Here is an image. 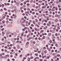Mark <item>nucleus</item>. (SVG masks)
Returning a JSON list of instances; mask_svg holds the SVG:
<instances>
[{"mask_svg": "<svg viewBox=\"0 0 61 61\" xmlns=\"http://www.w3.org/2000/svg\"><path fill=\"white\" fill-rule=\"evenodd\" d=\"M14 11L15 12H17V9L16 8H15L14 9Z\"/></svg>", "mask_w": 61, "mask_h": 61, "instance_id": "f257e3e1", "label": "nucleus"}, {"mask_svg": "<svg viewBox=\"0 0 61 61\" xmlns=\"http://www.w3.org/2000/svg\"><path fill=\"white\" fill-rule=\"evenodd\" d=\"M2 33L3 34H2V36H4V35H5V33L4 32V31H3L2 32Z\"/></svg>", "mask_w": 61, "mask_h": 61, "instance_id": "f03ea898", "label": "nucleus"}, {"mask_svg": "<svg viewBox=\"0 0 61 61\" xmlns=\"http://www.w3.org/2000/svg\"><path fill=\"white\" fill-rule=\"evenodd\" d=\"M35 55L36 56H38V53H36L35 54Z\"/></svg>", "mask_w": 61, "mask_h": 61, "instance_id": "7ed1b4c3", "label": "nucleus"}, {"mask_svg": "<svg viewBox=\"0 0 61 61\" xmlns=\"http://www.w3.org/2000/svg\"><path fill=\"white\" fill-rule=\"evenodd\" d=\"M46 7V6H44L42 7V8H45Z\"/></svg>", "mask_w": 61, "mask_h": 61, "instance_id": "20e7f679", "label": "nucleus"}, {"mask_svg": "<svg viewBox=\"0 0 61 61\" xmlns=\"http://www.w3.org/2000/svg\"><path fill=\"white\" fill-rule=\"evenodd\" d=\"M5 30V29L4 28H3L1 29V30L2 31H3Z\"/></svg>", "mask_w": 61, "mask_h": 61, "instance_id": "39448f33", "label": "nucleus"}, {"mask_svg": "<svg viewBox=\"0 0 61 61\" xmlns=\"http://www.w3.org/2000/svg\"><path fill=\"white\" fill-rule=\"evenodd\" d=\"M25 46H26V48H27V47H28V45H27L26 44Z\"/></svg>", "mask_w": 61, "mask_h": 61, "instance_id": "423d86ee", "label": "nucleus"}, {"mask_svg": "<svg viewBox=\"0 0 61 61\" xmlns=\"http://www.w3.org/2000/svg\"><path fill=\"white\" fill-rule=\"evenodd\" d=\"M36 59H39V57H36Z\"/></svg>", "mask_w": 61, "mask_h": 61, "instance_id": "0eeeda50", "label": "nucleus"}, {"mask_svg": "<svg viewBox=\"0 0 61 61\" xmlns=\"http://www.w3.org/2000/svg\"><path fill=\"white\" fill-rule=\"evenodd\" d=\"M17 6H19V5H20V4H19V3H17Z\"/></svg>", "mask_w": 61, "mask_h": 61, "instance_id": "6e6552de", "label": "nucleus"}, {"mask_svg": "<svg viewBox=\"0 0 61 61\" xmlns=\"http://www.w3.org/2000/svg\"><path fill=\"white\" fill-rule=\"evenodd\" d=\"M30 46H33L34 44L33 43H31L30 44Z\"/></svg>", "mask_w": 61, "mask_h": 61, "instance_id": "1a4fd4ad", "label": "nucleus"}, {"mask_svg": "<svg viewBox=\"0 0 61 61\" xmlns=\"http://www.w3.org/2000/svg\"><path fill=\"white\" fill-rule=\"evenodd\" d=\"M14 7H15V6H12L11 7V8H12V9H13V8H14Z\"/></svg>", "mask_w": 61, "mask_h": 61, "instance_id": "9d476101", "label": "nucleus"}, {"mask_svg": "<svg viewBox=\"0 0 61 61\" xmlns=\"http://www.w3.org/2000/svg\"><path fill=\"white\" fill-rule=\"evenodd\" d=\"M51 35V33H49L48 34L49 36H50Z\"/></svg>", "mask_w": 61, "mask_h": 61, "instance_id": "9b49d317", "label": "nucleus"}, {"mask_svg": "<svg viewBox=\"0 0 61 61\" xmlns=\"http://www.w3.org/2000/svg\"><path fill=\"white\" fill-rule=\"evenodd\" d=\"M34 61H36V58L34 59Z\"/></svg>", "mask_w": 61, "mask_h": 61, "instance_id": "f8f14e48", "label": "nucleus"}, {"mask_svg": "<svg viewBox=\"0 0 61 61\" xmlns=\"http://www.w3.org/2000/svg\"><path fill=\"white\" fill-rule=\"evenodd\" d=\"M56 10H58V9L57 8V7H56Z\"/></svg>", "mask_w": 61, "mask_h": 61, "instance_id": "ddd939ff", "label": "nucleus"}, {"mask_svg": "<svg viewBox=\"0 0 61 61\" xmlns=\"http://www.w3.org/2000/svg\"><path fill=\"white\" fill-rule=\"evenodd\" d=\"M27 6H29L30 5V4H29V3H27Z\"/></svg>", "mask_w": 61, "mask_h": 61, "instance_id": "4468645a", "label": "nucleus"}, {"mask_svg": "<svg viewBox=\"0 0 61 61\" xmlns=\"http://www.w3.org/2000/svg\"><path fill=\"white\" fill-rule=\"evenodd\" d=\"M35 30L36 31H37V30H38L37 28H35Z\"/></svg>", "mask_w": 61, "mask_h": 61, "instance_id": "2eb2a0df", "label": "nucleus"}, {"mask_svg": "<svg viewBox=\"0 0 61 61\" xmlns=\"http://www.w3.org/2000/svg\"><path fill=\"white\" fill-rule=\"evenodd\" d=\"M17 47L18 48H20V47L19 46V45H18L17 46Z\"/></svg>", "mask_w": 61, "mask_h": 61, "instance_id": "dca6fc26", "label": "nucleus"}, {"mask_svg": "<svg viewBox=\"0 0 61 61\" xmlns=\"http://www.w3.org/2000/svg\"><path fill=\"white\" fill-rule=\"evenodd\" d=\"M44 31L43 30H41V33H43V32H44Z\"/></svg>", "mask_w": 61, "mask_h": 61, "instance_id": "f3484780", "label": "nucleus"}, {"mask_svg": "<svg viewBox=\"0 0 61 61\" xmlns=\"http://www.w3.org/2000/svg\"><path fill=\"white\" fill-rule=\"evenodd\" d=\"M12 26V25H8L9 27H11Z\"/></svg>", "mask_w": 61, "mask_h": 61, "instance_id": "a211bd4d", "label": "nucleus"}, {"mask_svg": "<svg viewBox=\"0 0 61 61\" xmlns=\"http://www.w3.org/2000/svg\"><path fill=\"white\" fill-rule=\"evenodd\" d=\"M57 56L58 57H59V56H60V54H58L57 55Z\"/></svg>", "mask_w": 61, "mask_h": 61, "instance_id": "6ab92c4d", "label": "nucleus"}, {"mask_svg": "<svg viewBox=\"0 0 61 61\" xmlns=\"http://www.w3.org/2000/svg\"><path fill=\"white\" fill-rule=\"evenodd\" d=\"M7 48H8L7 46H5V49Z\"/></svg>", "mask_w": 61, "mask_h": 61, "instance_id": "aec40b11", "label": "nucleus"}, {"mask_svg": "<svg viewBox=\"0 0 61 61\" xmlns=\"http://www.w3.org/2000/svg\"><path fill=\"white\" fill-rule=\"evenodd\" d=\"M6 16V15L5 14H4L3 15V17H5V16Z\"/></svg>", "mask_w": 61, "mask_h": 61, "instance_id": "412c9836", "label": "nucleus"}, {"mask_svg": "<svg viewBox=\"0 0 61 61\" xmlns=\"http://www.w3.org/2000/svg\"><path fill=\"white\" fill-rule=\"evenodd\" d=\"M32 14L33 15H34V14H35V12H32Z\"/></svg>", "mask_w": 61, "mask_h": 61, "instance_id": "4be33fe9", "label": "nucleus"}, {"mask_svg": "<svg viewBox=\"0 0 61 61\" xmlns=\"http://www.w3.org/2000/svg\"><path fill=\"white\" fill-rule=\"evenodd\" d=\"M55 21H56V22H58V20H57V19L55 20Z\"/></svg>", "mask_w": 61, "mask_h": 61, "instance_id": "5701e85b", "label": "nucleus"}, {"mask_svg": "<svg viewBox=\"0 0 61 61\" xmlns=\"http://www.w3.org/2000/svg\"><path fill=\"white\" fill-rule=\"evenodd\" d=\"M58 5V7H59V8L61 6H60V5Z\"/></svg>", "mask_w": 61, "mask_h": 61, "instance_id": "b1692460", "label": "nucleus"}, {"mask_svg": "<svg viewBox=\"0 0 61 61\" xmlns=\"http://www.w3.org/2000/svg\"><path fill=\"white\" fill-rule=\"evenodd\" d=\"M29 44V42H27L26 43V45H28Z\"/></svg>", "mask_w": 61, "mask_h": 61, "instance_id": "393cba45", "label": "nucleus"}, {"mask_svg": "<svg viewBox=\"0 0 61 61\" xmlns=\"http://www.w3.org/2000/svg\"><path fill=\"white\" fill-rule=\"evenodd\" d=\"M25 14H28V13H29V12H26L25 13Z\"/></svg>", "mask_w": 61, "mask_h": 61, "instance_id": "a878e982", "label": "nucleus"}, {"mask_svg": "<svg viewBox=\"0 0 61 61\" xmlns=\"http://www.w3.org/2000/svg\"><path fill=\"white\" fill-rule=\"evenodd\" d=\"M47 51H46V50H45L44 52L45 53V54H46V53Z\"/></svg>", "mask_w": 61, "mask_h": 61, "instance_id": "bb28decb", "label": "nucleus"}, {"mask_svg": "<svg viewBox=\"0 0 61 61\" xmlns=\"http://www.w3.org/2000/svg\"><path fill=\"white\" fill-rule=\"evenodd\" d=\"M49 24L50 25H51V23L50 21L49 22Z\"/></svg>", "mask_w": 61, "mask_h": 61, "instance_id": "cd10ccee", "label": "nucleus"}, {"mask_svg": "<svg viewBox=\"0 0 61 61\" xmlns=\"http://www.w3.org/2000/svg\"><path fill=\"white\" fill-rule=\"evenodd\" d=\"M9 22L7 20V21H6V23L7 24H8V23Z\"/></svg>", "mask_w": 61, "mask_h": 61, "instance_id": "c85d7f7f", "label": "nucleus"}, {"mask_svg": "<svg viewBox=\"0 0 61 61\" xmlns=\"http://www.w3.org/2000/svg\"><path fill=\"white\" fill-rule=\"evenodd\" d=\"M25 30L27 29V27H25L24 28Z\"/></svg>", "mask_w": 61, "mask_h": 61, "instance_id": "c756f323", "label": "nucleus"}, {"mask_svg": "<svg viewBox=\"0 0 61 61\" xmlns=\"http://www.w3.org/2000/svg\"><path fill=\"white\" fill-rule=\"evenodd\" d=\"M41 52L40 51H39L38 52V53H40Z\"/></svg>", "mask_w": 61, "mask_h": 61, "instance_id": "7c9ffc66", "label": "nucleus"}, {"mask_svg": "<svg viewBox=\"0 0 61 61\" xmlns=\"http://www.w3.org/2000/svg\"><path fill=\"white\" fill-rule=\"evenodd\" d=\"M36 15H39V13H36Z\"/></svg>", "mask_w": 61, "mask_h": 61, "instance_id": "2f4dec72", "label": "nucleus"}, {"mask_svg": "<svg viewBox=\"0 0 61 61\" xmlns=\"http://www.w3.org/2000/svg\"><path fill=\"white\" fill-rule=\"evenodd\" d=\"M39 3H42V1L40 0L38 1Z\"/></svg>", "mask_w": 61, "mask_h": 61, "instance_id": "473e14b6", "label": "nucleus"}, {"mask_svg": "<svg viewBox=\"0 0 61 61\" xmlns=\"http://www.w3.org/2000/svg\"><path fill=\"white\" fill-rule=\"evenodd\" d=\"M35 30H34L33 29L32 30V32H34Z\"/></svg>", "mask_w": 61, "mask_h": 61, "instance_id": "72a5a7b5", "label": "nucleus"}, {"mask_svg": "<svg viewBox=\"0 0 61 61\" xmlns=\"http://www.w3.org/2000/svg\"><path fill=\"white\" fill-rule=\"evenodd\" d=\"M55 17H58V15H55Z\"/></svg>", "mask_w": 61, "mask_h": 61, "instance_id": "f704fd0d", "label": "nucleus"}, {"mask_svg": "<svg viewBox=\"0 0 61 61\" xmlns=\"http://www.w3.org/2000/svg\"><path fill=\"white\" fill-rule=\"evenodd\" d=\"M28 61H30V58H28V59H27Z\"/></svg>", "mask_w": 61, "mask_h": 61, "instance_id": "c9c22d12", "label": "nucleus"}, {"mask_svg": "<svg viewBox=\"0 0 61 61\" xmlns=\"http://www.w3.org/2000/svg\"><path fill=\"white\" fill-rule=\"evenodd\" d=\"M30 58L31 59H33V57L32 56H31V57H30Z\"/></svg>", "mask_w": 61, "mask_h": 61, "instance_id": "e433bc0d", "label": "nucleus"}, {"mask_svg": "<svg viewBox=\"0 0 61 61\" xmlns=\"http://www.w3.org/2000/svg\"><path fill=\"white\" fill-rule=\"evenodd\" d=\"M14 10H12L11 11V12H12V13H14Z\"/></svg>", "mask_w": 61, "mask_h": 61, "instance_id": "4c0bfd02", "label": "nucleus"}, {"mask_svg": "<svg viewBox=\"0 0 61 61\" xmlns=\"http://www.w3.org/2000/svg\"><path fill=\"white\" fill-rule=\"evenodd\" d=\"M43 39H45V36H43Z\"/></svg>", "mask_w": 61, "mask_h": 61, "instance_id": "58836bf2", "label": "nucleus"}, {"mask_svg": "<svg viewBox=\"0 0 61 61\" xmlns=\"http://www.w3.org/2000/svg\"><path fill=\"white\" fill-rule=\"evenodd\" d=\"M2 55H5V53H2Z\"/></svg>", "mask_w": 61, "mask_h": 61, "instance_id": "ea45409f", "label": "nucleus"}, {"mask_svg": "<svg viewBox=\"0 0 61 61\" xmlns=\"http://www.w3.org/2000/svg\"><path fill=\"white\" fill-rule=\"evenodd\" d=\"M26 4V2H24V5H25Z\"/></svg>", "mask_w": 61, "mask_h": 61, "instance_id": "a19ab883", "label": "nucleus"}, {"mask_svg": "<svg viewBox=\"0 0 61 61\" xmlns=\"http://www.w3.org/2000/svg\"><path fill=\"white\" fill-rule=\"evenodd\" d=\"M7 5H10V4L9 3H8L7 4Z\"/></svg>", "mask_w": 61, "mask_h": 61, "instance_id": "79ce46f5", "label": "nucleus"}, {"mask_svg": "<svg viewBox=\"0 0 61 61\" xmlns=\"http://www.w3.org/2000/svg\"><path fill=\"white\" fill-rule=\"evenodd\" d=\"M28 21H25L26 24H28Z\"/></svg>", "mask_w": 61, "mask_h": 61, "instance_id": "37998d69", "label": "nucleus"}, {"mask_svg": "<svg viewBox=\"0 0 61 61\" xmlns=\"http://www.w3.org/2000/svg\"><path fill=\"white\" fill-rule=\"evenodd\" d=\"M53 29L54 30H56V29L55 28H54Z\"/></svg>", "mask_w": 61, "mask_h": 61, "instance_id": "c03bdc74", "label": "nucleus"}, {"mask_svg": "<svg viewBox=\"0 0 61 61\" xmlns=\"http://www.w3.org/2000/svg\"><path fill=\"white\" fill-rule=\"evenodd\" d=\"M14 18H16V15H15L14 16Z\"/></svg>", "mask_w": 61, "mask_h": 61, "instance_id": "a18cd8bd", "label": "nucleus"}, {"mask_svg": "<svg viewBox=\"0 0 61 61\" xmlns=\"http://www.w3.org/2000/svg\"><path fill=\"white\" fill-rule=\"evenodd\" d=\"M30 28L31 29H33V28L31 27H30Z\"/></svg>", "mask_w": 61, "mask_h": 61, "instance_id": "49530a36", "label": "nucleus"}, {"mask_svg": "<svg viewBox=\"0 0 61 61\" xmlns=\"http://www.w3.org/2000/svg\"><path fill=\"white\" fill-rule=\"evenodd\" d=\"M33 23L34 24H35V23H36V22L35 21L33 22Z\"/></svg>", "mask_w": 61, "mask_h": 61, "instance_id": "de8ad7c7", "label": "nucleus"}, {"mask_svg": "<svg viewBox=\"0 0 61 61\" xmlns=\"http://www.w3.org/2000/svg\"><path fill=\"white\" fill-rule=\"evenodd\" d=\"M42 5H45V4H44V3H43L42 4Z\"/></svg>", "mask_w": 61, "mask_h": 61, "instance_id": "09e8293b", "label": "nucleus"}, {"mask_svg": "<svg viewBox=\"0 0 61 61\" xmlns=\"http://www.w3.org/2000/svg\"><path fill=\"white\" fill-rule=\"evenodd\" d=\"M38 39L39 40H40L41 39V38L40 37H39Z\"/></svg>", "mask_w": 61, "mask_h": 61, "instance_id": "8fccbe9b", "label": "nucleus"}, {"mask_svg": "<svg viewBox=\"0 0 61 61\" xmlns=\"http://www.w3.org/2000/svg\"><path fill=\"white\" fill-rule=\"evenodd\" d=\"M2 23H3V24H4L5 23V21H2Z\"/></svg>", "mask_w": 61, "mask_h": 61, "instance_id": "3c124183", "label": "nucleus"}, {"mask_svg": "<svg viewBox=\"0 0 61 61\" xmlns=\"http://www.w3.org/2000/svg\"><path fill=\"white\" fill-rule=\"evenodd\" d=\"M40 61H43V60L42 59H40Z\"/></svg>", "mask_w": 61, "mask_h": 61, "instance_id": "603ef678", "label": "nucleus"}, {"mask_svg": "<svg viewBox=\"0 0 61 61\" xmlns=\"http://www.w3.org/2000/svg\"><path fill=\"white\" fill-rule=\"evenodd\" d=\"M5 52H7V50L6 49H5Z\"/></svg>", "mask_w": 61, "mask_h": 61, "instance_id": "864d4df0", "label": "nucleus"}, {"mask_svg": "<svg viewBox=\"0 0 61 61\" xmlns=\"http://www.w3.org/2000/svg\"><path fill=\"white\" fill-rule=\"evenodd\" d=\"M6 56H7V57H9V55H7Z\"/></svg>", "mask_w": 61, "mask_h": 61, "instance_id": "5fc2aeb1", "label": "nucleus"}, {"mask_svg": "<svg viewBox=\"0 0 61 61\" xmlns=\"http://www.w3.org/2000/svg\"><path fill=\"white\" fill-rule=\"evenodd\" d=\"M59 1L60 3H61V0H59Z\"/></svg>", "mask_w": 61, "mask_h": 61, "instance_id": "6e6d98bb", "label": "nucleus"}, {"mask_svg": "<svg viewBox=\"0 0 61 61\" xmlns=\"http://www.w3.org/2000/svg\"><path fill=\"white\" fill-rule=\"evenodd\" d=\"M47 59H49V57L47 56Z\"/></svg>", "mask_w": 61, "mask_h": 61, "instance_id": "4d7b16f0", "label": "nucleus"}, {"mask_svg": "<svg viewBox=\"0 0 61 61\" xmlns=\"http://www.w3.org/2000/svg\"><path fill=\"white\" fill-rule=\"evenodd\" d=\"M41 19H39V21H41Z\"/></svg>", "mask_w": 61, "mask_h": 61, "instance_id": "13d9d810", "label": "nucleus"}, {"mask_svg": "<svg viewBox=\"0 0 61 61\" xmlns=\"http://www.w3.org/2000/svg\"><path fill=\"white\" fill-rule=\"evenodd\" d=\"M28 33V31L27 30L25 32V33Z\"/></svg>", "mask_w": 61, "mask_h": 61, "instance_id": "bf43d9fd", "label": "nucleus"}, {"mask_svg": "<svg viewBox=\"0 0 61 61\" xmlns=\"http://www.w3.org/2000/svg\"><path fill=\"white\" fill-rule=\"evenodd\" d=\"M56 3L57 4H58V3H59V2H58V1H57L56 2Z\"/></svg>", "mask_w": 61, "mask_h": 61, "instance_id": "052dcab7", "label": "nucleus"}, {"mask_svg": "<svg viewBox=\"0 0 61 61\" xmlns=\"http://www.w3.org/2000/svg\"><path fill=\"white\" fill-rule=\"evenodd\" d=\"M57 29H60V27H58V28Z\"/></svg>", "mask_w": 61, "mask_h": 61, "instance_id": "680f3d73", "label": "nucleus"}, {"mask_svg": "<svg viewBox=\"0 0 61 61\" xmlns=\"http://www.w3.org/2000/svg\"><path fill=\"white\" fill-rule=\"evenodd\" d=\"M5 14H6V15H7V14H8V13L7 12H5Z\"/></svg>", "mask_w": 61, "mask_h": 61, "instance_id": "e2e57ef3", "label": "nucleus"}, {"mask_svg": "<svg viewBox=\"0 0 61 61\" xmlns=\"http://www.w3.org/2000/svg\"><path fill=\"white\" fill-rule=\"evenodd\" d=\"M19 43H22V42H21L20 41H19Z\"/></svg>", "mask_w": 61, "mask_h": 61, "instance_id": "0e129e2a", "label": "nucleus"}, {"mask_svg": "<svg viewBox=\"0 0 61 61\" xmlns=\"http://www.w3.org/2000/svg\"><path fill=\"white\" fill-rule=\"evenodd\" d=\"M26 2H29V0H27L26 1Z\"/></svg>", "mask_w": 61, "mask_h": 61, "instance_id": "69168bd1", "label": "nucleus"}, {"mask_svg": "<svg viewBox=\"0 0 61 61\" xmlns=\"http://www.w3.org/2000/svg\"><path fill=\"white\" fill-rule=\"evenodd\" d=\"M59 10H60V11H61V8H59Z\"/></svg>", "mask_w": 61, "mask_h": 61, "instance_id": "338daca9", "label": "nucleus"}, {"mask_svg": "<svg viewBox=\"0 0 61 61\" xmlns=\"http://www.w3.org/2000/svg\"><path fill=\"white\" fill-rule=\"evenodd\" d=\"M20 5H23V3H22L20 4Z\"/></svg>", "mask_w": 61, "mask_h": 61, "instance_id": "774afa93", "label": "nucleus"}]
</instances>
